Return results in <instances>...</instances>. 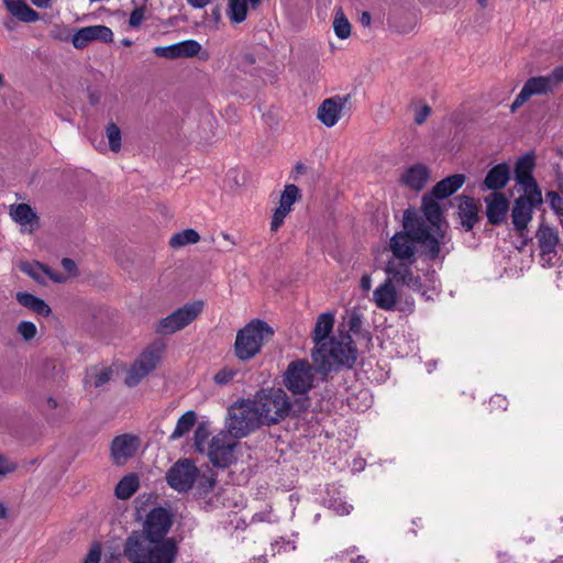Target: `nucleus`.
Listing matches in <instances>:
<instances>
[{
  "label": "nucleus",
  "instance_id": "f257e3e1",
  "mask_svg": "<svg viewBox=\"0 0 563 563\" xmlns=\"http://www.w3.org/2000/svg\"><path fill=\"white\" fill-rule=\"evenodd\" d=\"M404 230L394 234L389 240V250L393 256L387 261L385 272L397 283H400L415 291H421V279L412 271L417 262V245H420L422 253L431 261L444 258V249L439 244L434 245L428 232L417 222H412L409 216H404Z\"/></svg>",
  "mask_w": 563,
  "mask_h": 563
},
{
  "label": "nucleus",
  "instance_id": "f03ea898",
  "mask_svg": "<svg viewBox=\"0 0 563 563\" xmlns=\"http://www.w3.org/2000/svg\"><path fill=\"white\" fill-rule=\"evenodd\" d=\"M128 560H141L145 563H176L179 545L175 538L144 540L139 531L132 532L123 547Z\"/></svg>",
  "mask_w": 563,
  "mask_h": 563
},
{
  "label": "nucleus",
  "instance_id": "7ed1b4c3",
  "mask_svg": "<svg viewBox=\"0 0 563 563\" xmlns=\"http://www.w3.org/2000/svg\"><path fill=\"white\" fill-rule=\"evenodd\" d=\"M356 347L349 333H339L327 342L314 346L312 360L321 372H330L338 366L351 367L356 360Z\"/></svg>",
  "mask_w": 563,
  "mask_h": 563
},
{
  "label": "nucleus",
  "instance_id": "20e7f679",
  "mask_svg": "<svg viewBox=\"0 0 563 563\" xmlns=\"http://www.w3.org/2000/svg\"><path fill=\"white\" fill-rule=\"evenodd\" d=\"M207 439V428L203 424H199L194 434L195 446L200 453H206L214 466L227 467L235 461L238 438L229 431H220L209 441Z\"/></svg>",
  "mask_w": 563,
  "mask_h": 563
},
{
  "label": "nucleus",
  "instance_id": "39448f33",
  "mask_svg": "<svg viewBox=\"0 0 563 563\" xmlns=\"http://www.w3.org/2000/svg\"><path fill=\"white\" fill-rule=\"evenodd\" d=\"M438 200L439 198L430 192L422 198L423 217H419L411 210H406L404 216H409L412 222L417 221L428 232V236L433 240L434 245L439 244L444 249V254H449L452 250L451 236L448 232L449 225L443 219Z\"/></svg>",
  "mask_w": 563,
  "mask_h": 563
},
{
  "label": "nucleus",
  "instance_id": "423d86ee",
  "mask_svg": "<svg viewBox=\"0 0 563 563\" xmlns=\"http://www.w3.org/2000/svg\"><path fill=\"white\" fill-rule=\"evenodd\" d=\"M273 329L258 319L252 320L243 329L238 331L234 352L240 361L253 358L262 349L264 342L272 339Z\"/></svg>",
  "mask_w": 563,
  "mask_h": 563
},
{
  "label": "nucleus",
  "instance_id": "0eeeda50",
  "mask_svg": "<svg viewBox=\"0 0 563 563\" xmlns=\"http://www.w3.org/2000/svg\"><path fill=\"white\" fill-rule=\"evenodd\" d=\"M252 402L263 424L277 423L289 413L291 407L287 394L280 388L262 389Z\"/></svg>",
  "mask_w": 563,
  "mask_h": 563
},
{
  "label": "nucleus",
  "instance_id": "6e6552de",
  "mask_svg": "<svg viewBox=\"0 0 563 563\" xmlns=\"http://www.w3.org/2000/svg\"><path fill=\"white\" fill-rule=\"evenodd\" d=\"M261 424L263 423L251 399L238 401L228 409L227 428L238 439L246 437Z\"/></svg>",
  "mask_w": 563,
  "mask_h": 563
},
{
  "label": "nucleus",
  "instance_id": "1a4fd4ad",
  "mask_svg": "<svg viewBox=\"0 0 563 563\" xmlns=\"http://www.w3.org/2000/svg\"><path fill=\"white\" fill-rule=\"evenodd\" d=\"M314 379V368L306 360H296L288 364L284 373V385L294 395H305Z\"/></svg>",
  "mask_w": 563,
  "mask_h": 563
},
{
  "label": "nucleus",
  "instance_id": "9d476101",
  "mask_svg": "<svg viewBox=\"0 0 563 563\" xmlns=\"http://www.w3.org/2000/svg\"><path fill=\"white\" fill-rule=\"evenodd\" d=\"M203 301L197 300L186 303L167 317L161 319L156 331L161 334L175 333L190 324L203 310Z\"/></svg>",
  "mask_w": 563,
  "mask_h": 563
},
{
  "label": "nucleus",
  "instance_id": "9b49d317",
  "mask_svg": "<svg viewBox=\"0 0 563 563\" xmlns=\"http://www.w3.org/2000/svg\"><path fill=\"white\" fill-rule=\"evenodd\" d=\"M164 350L163 344H152L145 349L126 373L125 384L134 387L146 377L158 364Z\"/></svg>",
  "mask_w": 563,
  "mask_h": 563
},
{
  "label": "nucleus",
  "instance_id": "f8f14e48",
  "mask_svg": "<svg viewBox=\"0 0 563 563\" xmlns=\"http://www.w3.org/2000/svg\"><path fill=\"white\" fill-rule=\"evenodd\" d=\"M164 350L163 344H152L145 349L126 373L125 384L134 387L146 377L158 364Z\"/></svg>",
  "mask_w": 563,
  "mask_h": 563
},
{
  "label": "nucleus",
  "instance_id": "ddd939ff",
  "mask_svg": "<svg viewBox=\"0 0 563 563\" xmlns=\"http://www.w3.org/2000/svg\"><path fill=\"white\" fill-rule=\"evenodd\" d=\"M199 470L190 460L177 461L167 472L168 485L179 493L188 492L198 479Z\"/></svg>",
  "mask_w": 563,
  "mask_h": 563
},
{
  "label": "nucleus",
  "instance_id": "4468645a",
  "mask_svg": "<svg viewBox=\"0 0 563 563\" xmlns=\"http://www.w3.org/2000/svg\"><path fill=\"white\" fill-rule=\"evenodd\" d=\"M173 525L170 514L162 508H154L148 512L140 532L144 540H163L167 539V533Z\"/></svg>",
  "mask_w": 563,
  "mask_h": 563
},
{
  "label": "nucleus",
  "instance_id": "2eb2a0df",
  "mask_svg": "<svg viewBox=\"0 0 563 563\" xmlns=\"http://www.w3.org/2000/svg\"><path fill=\"white\" fill-rule=\"evenodd\" d=\"M540 250V262L543 267H553L558 262V231L544 223L539 227L536 234Z\"/></svg>",
  "mask_w": 563,
  "mask_h": 563
},
{
  "label": "nucleus",
  "instance_id": "dca6fc26",
  "mask_svg": "<svg viewBox=\"0 0 563 563\" xmlns=\"http://www.w3.org/2000/svg\"><path fill=\"white\" fill-rule=\"evenodd\" d=\"M542 203V195L540 199H532V195H522L515 200L511 210V220L515 229L521 236L525 235V231L528 224L532 220L533 209Z\"/></svg>",
  "mask_w": 563,
  "mask_h": 563
},
{
  "label": "nucleus",
  "instance_id": "f3484780",
  "mask_svg": "<svg viewBox=\"0 0 563 563\" xmlns=\"http://www.w3.org/2000/svg\"><path fill=\"white\" fill-rule=\"evenodd\" d=\"M534 162L531 155L521 157L515 168V178L518 185L523 189V195H532V199L539 200L541 190L532 176Z\"/></svg>",
  "mask_w": 563,
  "mask_h": 563
},
{
  "label": "nucleus",
  "instance_id": "a211bd4d",
  "mask_svg": "<svg viewBox=\"0 0 563 563\" xmlns=\"http://www.w3.org/2000/svg\"><path fill=\"white\" fill-rule=\"evenodd\" d=\"M350 96H334L322 101L318 108L317 117L327 128L334 126L342 117Z\"/></svg>",
  "mask_w": 563,
  "mask_h": 563
},
{
  "label": "nucleus",
  "instance_id": "6ab92c4d",
  "mask_svg": "<svg viewBox=\"0 0 563 563\" xmlns=\"http://www.w3.org/2000/svg\"><path fill=\"white\" fill-rule=\"evenodd\" d=\"M93 41L110 43L113 41V32L106 25H91L79 29L71 38L74 47L78 49L87 47Z\"/></svg>",
  "mask_w": 563,
  "mask_h": 563
},
{
  "label": "nucleus",
  "instance_id": "aec40b11",
  "mask_svg": "<svg viewBox=\"0 0 563 563\" xmlns=\"http://www.w3.org/2000/svg\"><path fill=\"white\" fill-rule=\"evenodd\" d=\"M300 198L299 188L296 185H286L279 199V206L275 210L271 230L277 231L284 223L285 218L291 211L292 205Z\"/></svg>",
  "mask_w": 563,
  "mask_h": 563
},
{
  "label": "nucleus",
  "instance_id": "412c9836",
  "mask_svg": "<svg viewBox=\"0 0 563 563\" xmlns=\"http://www.w3.org/2000/svg\"><path fill=\"white\" fill-rule=\"evenodd\" d=\"M552 91L549 80L545 76H537L529 78L521 91L517 95L516 99L511 104V112H515L525 102H527L532 96L545 95Z\"/></svg>",
  "mask_w": 563,
  "mask_h": 563
},
{
  "label": "nucleus",
  "instance_id": "4be33fe9",
  "mask_svg": "<svg viewBox=\"0 0 563 563\" xmlns=\"http://www.w3.org/2000/svg\"><path fill=\"white\" fill-rule=\"evenodd\" d=\"M139 439L131 434L117 437L111 444V456L117 465H123L134 456L139 449Z\"/></svg>",
  "mask_w": 563,
  "mask_h": 563
},
{
  "label": "nucleus",
  "instance_id": "5701e85b",
  "mask_svg": "<svg viewBox=\"0 0 563 563\" xmlns=\"http://www.w3.org/2000/svg\"><path fill=\"white\" fill-rule=\"evenodd\" d=\"M486 216L492 224H500L507 217L509 201L504 194L493 192L485 198Z\"/></svg>",
  "mask_w": 563,
  "mask_h": 563
},
{
  "label": "nucleus",
  "instance_id": "b1692460",
  "mask_svg": "<svg viewBox=\"0 0 563 563\" xmlns=\"http://www.w3.org/2000/svg\"><path fill=\"white\" fill-rule=\"evenodd\" d=\"M391 276H389L373 292V300L383 310H393L397 302V290Z\"/></svg>",
  "mask_w": 563,
  "mask_h": 563
},
{
  "label": "nucleus",
  "instance_id": "393cba45",
  "mask_svg": "<svg viewBox=\"0 0 563 563\" xmlns=\"http://www.w3.org/2000/svg\"><path fill=\"white\" fill-rule=\"evenodd\" d=\"M429 176L430 172L426 165L416 164L402 173L400 180L408 188L419 191L426 186Z\"/></svg>",
  "mask_w": 563,
  "mask_h": 563
},
{
  "label": "nucleus",
  "instance_id": "a878e982",
  "mask_svg": "<svg viewBox=\"0 0 563 563\" xmlns=\"http://www.w3.org/2000/svg\"><path fill=\"white\" fill-rule=\"evenodd\" d=\"M5 9L18 20L32 23L40 20V14L25 0H3Z\"/></svg>",
  "mask_w": 563,
  "mask_h": 563
},
{
  "label": "nucleus",
  "instance_id": "bb28decb",
  "mask_svg": "<svg viewBox=\"0 0 563 563\" xmlns=\"http://www.w3.org/2000/svg\"><path fill=\"white\" fill-rule=\"evenodd\" d=\"M509 176L510 169L508 164H498L487 173L483 186L489 190L503 189L508 184Z\"/></svg>",
  "mask_w": 563,
  "mask_h": 563
},
{
  "label": "nucleus",
  "instance_id": "cd10ccee",
  "mask_svg": "<svg viewBox=\"0 0 563 563\" xmlns=\"http://www.w3.org/2000/svg\"><path fill=\"white\" fill-rule=\"evenodd\" d=\"M10 216L13 221L22 227L23 232H32L37 223V218L32 208L25 203L12 206Z\"/></svg>",
  "mask_w": 563,
  "mask_h": 563
},
{
  "label": "nucleus",
  "instance_id": "c85d7f7f",
  "mask_svg": "<svg viewBox=\"0 0 563 563\" xmlns=\"http://www.w3.org/2000/svg\"><path fill=\"white\" fill-rule=\"evenodd\" d=\"M465 183L463 174H454L437 183L431 194L439 199H445L455 194Z\"/></svg>",
  "mask_w": 563,
  "mask_h": 563
},
{
  "label": "nucleus",
  "instance_id": "c756f323",
  "mask_svg": "<svg viewBox=\"0 0 563 563\" xmlns=\"http://www.w3.org/2000/svg\"><path fill=\"white\" fill-rule=\"evenodd\" d=\"M459 213L461 217V223L466 231L473 229L478 220V207L474 199L470 197L461 198L459 205Z\"/></svg>",
  "mask_w": 563,
  "mask_h": 563
},
{
  "label": "nucleus",
  "instance_id": "7c9ffc66",
  "mask_svg": "<svg viewBox=\"0 0 563 563\" xmlns=\"http://www.w3.org/2000/svg\"><path fill=\"white\" fill-rule=\"evenodd\" d=\"M334 325L333 313L325 312L318 317L313 330V343L318 346L329 340V334L332 332Z\"/></svg>",
  "mask_w": 563,
  "mask_h": 563
},
{
  "label": "nucleus",
  "instance_id": "2f4dec72",
  "mask_svg": "<svg viewBox=\"0 0 563 563\" xmlns=\"http://www.w3.org/2000/svg\"><path fill=\"white\" fill-rule=\"evenodd\" d=\"M15 298L21 306L36 312L40 316L47 317L52 311L49 306L43 299L35 297L32 294L18 292Z\"/></svg>",
  "mask_w": 563,
  "mask_h": 563
},
{
  "label": "nucleus",
  "instance_id": "473e14b6",
  "mask_svg": "<svg viewBox=\"0 0 563 563\" xmlns=\"http://www.w3.org/2000/svg\"><path fill=\"white\" fill-rule=\"evenodd\" d=\"M20 269L31 276L34 280L42 283L43 275H47L51 279L57 283H63L64 277L52 274L51 271L37 262H23L20 265Z\"/></svg>",
  "mask_w": 563,
  "mask_h": 563
},
{
  "label": "nucleus",
  "instance_id": "72a5a7b5",
  "mask_svg": "<svg viewBox=\"0 0 563 563\" xmlns=\"http://www.w3.org/2000/svg\"><path fill=\"white\" fill-rule=\"evenodd\" d=\"M328 499L325 500L328 508L332 509L340 516L349 515L353 506L345 500V497L340 490L328 492Z\"/></svg>",
  "mask_w": 563,
  "mask_h": 563
},
{
  "label": "nucleus",
  "instance_id": "f704fd0d",
  "mask_svg": "<svg viewBox=\"0 0 563 563\" xmlns=\"http://www.w3.org/2000/svg\"><path fill=\"white\" fill-rule=\"evenodd\" d=\"M197 421V415L195 411L189 410L185 412L180 418L178 419L176 427L170 434L172 440L180 439L181 437L186 435L195 426Z\"/></svg>",
  "mask_w": 563,
  "mask_h": 563
},
{
  "label": "nucleus",
  "instance_id": "c9c22d12",
  "mask_svg": "<svg viewBox=\"0 0 563 563\" xmlns=\"http://www.w3.org/2000/svg\"><path fill=\"white\" fill-rule=\"evenodd\" d=\"M139 488V478L134 474L124 476L115 487V496L120 499H129Z\"/></svg>",
  "mask_w": 563,
  "mask_h": 563
},
{
  "label": "nucleus",
  "instance_id": "e433bc0d",
  "mask_svg": "<svg viewBox=\"0 0 563 563\" xmlns=\"http://www.w3.org/2000/svg\"><path fill=\"white\" fill-rule=\"evenodd\" d=\"M249 4L247 0H229L227 13L231 22H243L247 16Z\"/></svg>",
  "mask_w": 563,
  "mask_h": 563
},
{
  "label": "nucleus",
  "instance_id": "4c0bfd02",
  "mask_svg": "<svg viewBox=\"0 0 563 563\" xmlns=\"http://www.w3.org/2000/svg\"><path fill=\"white\" fill-rule=\"evenodd\" d=\"M111 371L109 368H90L85 378V384L93 387H101L107 384L111 378Z\"/></svg>",
  "mask_w": 563,
  "mask_h": 563
},
{
  "label": "nucleus",
  "instance_id": "58836bf2",
  "mask_svg": "<svg viewBox=\"0 0 563 563\" xmlns=\"http://www.w3.org/2000/svg\"><path fill=\"white\" fill-rule=\"evenodd\" d=\"M200 240L199 233L194 229H186L181 232H178L174 234L170 240L169 244L172 247H183L189 244H195Z\"/></svg>",
  "mask_w": 563,
  "mask_h": 563
},
{
  "label": "nucleus",
  "instance_id": "ea45409f",
  "mask_svg": "<svg viewBox=\"0 0 563 563\" xmlns=\"http://www.w3.org/2000/svg\"><path fill=\"white\" fill-rule=\"evenodd\" d=\"M333 31L340 40H346L351 35V23L341 8L335 10Z\"/></svg>",
  "mask_w": 563,
  "mask_h": 563
},
{
  "label": "nucleus",
  "instance_id": "a19ab883",
  "mask_svg": "<svg viewBox=\"0 0 563 563\" xmlns=\"http://www.w3.org/2000/svg\"><path fill=\"white\" fill-rule=\"evenodd\" d=\"M177 44V52H178V58H189L197 56L199 52L201 51V45L195 40H186L176 43Z\"/></svg>",
  "mask_w": 563,
  "mask_h": 563
},
{
  "label": "nucleus",
  "instance_id": "79ce46f5",
  "mask_svg": "<svg viewBox=\"0 0 563 563\" xmlns=\"http://www.w3.org/2000/svg\"><path fill=\"white\" fill-rule=\"evenodd\" d=\"M106 136L109 142L110 150L112 152H119L121 148V130L120 128L110 122L106 128Z\"/></svg>",
  "mask_w": 563,
  "mask_h": 563
},
{
  "label": "nucleus",
  "instance_id": "37998d69",
  "mask_svg": "<svg viewBox=\"0 0 563 563\" xmlns=\"http://www.w3.org/2000/svg\"><path fill=\"white\" fill-rule=\"evenodd\" d=\"M16 331L25 341L33 340L37 334V328L31 321H21L18 324Z\"/></svg>",
  "mask_w": 563,
  "mask_h": 563
},
{
  "label": "nucleus",
  "instance_id": "c03bdc74",
  "mask_svg": "<svg viewBox=\"0 0 563 563\" xmlns=\"http://www.w3.org/2000/svg\"><path fill=\"white\" fill-rule=\"evenodd\" d=\"M236 373L238 371L232 367H224L214 375V383L218 385H227L233 380Z\"/></svg>",
  "mask_w": 563,
  "mask_h": 563
},
{
  "label": "nucleus",
  "instance_id": "a18cd8bd",
  "mask_svg": "<svg viewBox=\"0 0 563 563\" xmlns=\"http://www.w3.org/2000/svg\"><path fill=\"white\" fill-rule=\"evenodd\" d=\"M278 520L277 516L274 515L272 507H266L264 510L255 512L251 519V522H268L273 523Z\"/></svg>",
  "mask_w": 563,
  "mask_h": 563
},
{
  "label": "nucleus",
  "instance_id": "49530a36",
  "mask_svg": "<svg viewBox=\"0 0 563 563\" xmlns=\"http://www.w3.org/2000/svg\"><path fill=\"white\" fill-rule=\"evenodd\" d=\"M153 53L158 57H164L167 59H176L178 58L177 44H172L168 46H156L153 49Z\"/></svg>",
  "mask_w": 563,
  "mask_h": 563
},
{
  "label": "nucleus",
  "instance_id": "de8ad7c7",
  "mask_svg": "<svg viewBox=\"0 0 563 563\" xmlns=\"http://www.w3.org/2000/svg\"><path fill=\"white\" fill-rule=\"evenodd\" d=\"M145 19V10L144 8H135L129 19V25L133 29L139 27Z\"/></svg>",
  "mask_w": 563,
  "mask_h": 563
},
{
  "label": "nucleus",
  "instance_id": "09e8293b",
  "mask_svg": "<svg viewBox=\"0 0 563 563\" xmlns=\"http://www.w3.org/2000/svg\"><path fill=\"white\" fill-rule=\"evenodd\" d=\"M101 560V547L99 543H93L86 555L84 563H100Z\"/></svg>",
  "mask_w": 563,
  "mask_h": 563
},
{
  "label": "nucleus",
  "instance_id": "8fccbe9b",
  "mask_svg": "<svg viewBox=\"0 0 563 563\" xmlns=\"http://www.w3.org/2000/svg\"><path fill=\"white\" fill-rule=\"evenodd\" d=\"M196 482L198 483V489L201 494H207L208 492L213 489L214 479L211 477L198 476V479Z\"/></svg>",
  "mask_w": 563,
  "mask_h": 563
},
{
  "label": "nucleus",
  "instance_id": "3c124183",
  "mask_svg": "<svg viewBox=\"0 0 563 563\" xmlns=\"http://www.w3.org/2000/svg\"><path fill=\"white\" fill-rule=\"evenodd\" d=\"M545 78L549 80V84L552 89L556 87L560 82L563 81V66L553 69V71L550 75L545 76Z\"/></svg>",
  "mask_w": 563,
  "mask_h": 563
},
{
  "label": "nucleus",
  "instance_id": "603ef678",
  "mask_svg": "<svg viewBox=\"0 0 563 563\" xmlns=\"http://www.w3.org/2000/svg\"><path fill=\"white\" fill-rule=\"evenodd\" d=\"M431 113V108L428 106V104H423L422 107H420L417 111H416V114H415V122L417 124H422L426 122V120L428 119V117L430 115Z\"/></svg>",
  "mask_w": 563,
  "mask_h": 563
},
{
  "label": "nucleus",
  "instance_id": "864d4df0",
  "mask_svg": "<svg viewBox=\"0 0 563 563\" xmlns=\"http://www.w3.org/2000/svg\"><path fill=\"white\" fill-rule=\"evenodd\" d=\"M16 468V464L2 455H0V475H5L13 472Z\"/></svg>",
  "mask_w": 563,
  "mask_h": 563
},
{
  "label": "nucleus",
  "instance_id": "5fc2aeb1",
  "mask_svg": "<svg viewBox=\"0 0 563 563\" xmlns=\"http://www.w3.org/2000/svg\"><path fill=\"white\" fill-rule=\"evenodd\" d=\"M274 548L278 547V552L284 550L285 552L294 551L296 549L295 542L290 540L280 539L273 544Z\"/></svg>",
  "mask_w": 563,
  "mask_h": 563
},
{
  "label": "nucleus",
  "instance_id": "6e6d98bb",
  "mask_svg": "<svg viewBox=\"0 0 563 563\" xmlns=\"http://www.w3.org/2000/svg\"><path fill=\"white\" fill-rule=\"evenodd\" d=\"M213 0H186L187 4L192 9H205L208 7Z\"/></svg>",
  "mask_w": 563,
  "mask_h": 563
},
{
  "label": "nucleus",
  "instance_id": "4d7b16f0",
  "mask_svg": "<svg viewBox=\"0 0 563 563\" xmlns=\"http://www.w3.org/2000/svg\"><path fill=\"white\" fill-rule=\"evenodd\" d=\"M489 405L492 407L497 406L498 408L506 409L507 400L503 396L496 395V396L490 398Z\"/></svg>",
  "mask_w": 563,
  "mask_h": 563
},
{
  "label": "nucleus",
  "instance_id": "13d9d810",
  "mask_svg": "<svg viewBox=\"0 0 563 563\" xmlns=\"http://www.w3.org/2000/svg\"><path fill=\"white\" fill-rule=\"evenodd\" d=\"M62 266L70 274L75 273L76 271V263L70 258H63Z\"/></svg>",
  "mask_w": 563,
  "mask_h": 563
},
{
  "label": "nucleus",
  "instance_id": "bf43d9fd",
  "mask_svg": "<svg viewBox=\"0 0 563 563\" xmlns=\"http://www.w3.org/2000/svg\"><path fill=\"white\" fill-rule=\"evenodd\" d=\"M361 288L364 291H368L372 287V278L369 275H363L360 282Z\"/></svg>",
  "mask_w": 563,
  "mask_h": 563
},
{
  "label": "nucleus",
  "instance_id": "052dcab7",
  "mask_svg": "<svg viewBox=\"0 0 563 563\" xmlns=\"http://www.w3.org/2000/svg\"><path fill=\"white\" fill-rule=\"evenodd\" d=\"M361 324V320L358 318V316H356L355 313H353L351 316V320H350V328L351 330H356Z\"/></svg>",
  "mask_w": 563,
  "mask_h": 563
},
{
  "label": "nucleus",
  "instance_id": "680f3d73",
  "mask_svg": "<svg viewBox=\"0 0 563 563\" xmlns=\"http://www.w3.org/2000/svg\"><path fill=\"white\" fill-rule=\"evenodd\" d=\"M360 396L365 400V408H368L372 404V397L367 390L360 391Z\"/></svg>",
  "mask_w": 563,
  "mask_h": 563
},
{
  "label": "nucleus",
  "instance_id": "e2e57ef3",
  "mask_svg": "<svg viewBox=\"0 0 563 563\" xmlns=\"http://www.w3.org/2000/svg\"><path fill=\"white\" fill-rule=\"evenodd\" d=\"M31 1L37 8H48L51 4V0H31Z\"/></svg>",
  "mask_w": 563,
  "mask_h": 563
},
{
  "label": "nucleus",
  "instance_id": "0e129e2a",
  "mask_svg": "<svg viewBox=\"0 0 563 563\" xmlns=\"http://www.w3.org/2000/svg\"><path fill=\"white\" fill-rule=\"evenodd\" d=\"M361 21L364 25H368L371 23V15L367 12L362 14Z\"/></svg>",
  "mask_w": 563,
  "mask_h": 563
},
{
  "label": "nucleus",
  "instance_id": "69168bd1",
  "mask_svg": "<svg viewBox=\"0 0 563 563\" xmlns=\"http://www.w3.org/2000/svg\"><path fill=\"white\" fill-rule=\"evenodd\" d=\"M221 235H222V238H223L224 240H227L228 242H230V244H231V245H235V244H236V243H235V241L233 240V238H232L230 234H228V233H225V232H222V234H221Z\"/></svg>",
  "mask_w": 563,
  "mask_h": 563
},
{
  "label": "nucleus",
  "instance_id": "338daca9",
  "mask_svg": "<svg viewBox=\"0 0 563 563\" xmlns=\"http://www.w3.org/2000/svg\"><path fill=\"white\" fill-rule=\"evenodd\" d=\"M351 563H367V560L363 555H358L355 559L351 560Z\"/></svg>",
  "mask_w": 563,
  "mask_h": 563
},
{
  "label": "nucleus",
  "instance_id": "774afa93",
  "mask_svg": "<svg viewBox=\"0 0 563 563\" xmlns=\"http://www.w3.org/2000/svg\"><path fill=\"white\" fill-rule=\"evenodd\" d=\"M7 517V508L3 504H0V519H3Z\"/></svg>",
  "mask_w": 563,
  "mask_h": 563
}]
</instances>
